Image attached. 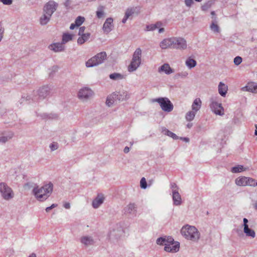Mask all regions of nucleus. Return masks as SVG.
<instances>
[{
  "label": "nucleus",
  "instance_id": "obj_1",
  "mask_svg": "<svg viewBox=\"0 0 257 257\" xmlns=\"http://www.w3.org/2000/svg\"><path fill=\"white\" fill-rule=\"evenodd\" d=\"M53 185L51 182L41 187H35L32 191L33 195L37 200L43 202L46 200L52 194Z\"/></svg>",
  "mask_w": 257,
  "mask_h": 257
},
{
  "label": "nucleus",
  "instance_id": "obj_2",
  "mask_svg": "<svg viewBox=\"0 0 257 257\" xmlns=\"http://www.w3.org/2000/svg\"><path fill=\"white\" fill-rule=\"evenodd\" d=\"M181 234L187 239L197 241L200 238V233L194 226L186 225L181 229Z\"/></svg>",
  "mask_w": 257,
  "mask_h": 257
},
{
  "label": "nucleus",
  "instance_id": "obj_3",
  "mask_svg": "<svg viewBox=\"0 0 257 257\" xmlns=\"http://www.w3.org/2000/svg\"><path fill=\"white\" fill-rule=\"evenodd\" d=\"M130 94L126 90H121L115 92L107 97L106 103L108 106H110L115 101H122L128 99Z\"/></svg>",
  "mask_w": 257,
  "mask_h": 257
},
{
  "label": "nucleus",
  "instance_id": "obj_4",
  "mask_svg": "<svg viewBox=\"0 0 257 257\" xmlns=\"http://www.w3.org/2000/svg\"><path fill=\"white\" fill-rule=\"evenodd\" d=\"M142 51L140 48H138L134 52L130 64L127 66V71L133 72L137 70L142 63Z\"/></svg>",
  "mask_w": 257,
  "mask_h": 257
},
{
  "label": "nucleus",
  "instance_id": "obj_5",
  "mask_svg": "<svg viewBox=\"0 0 257 257\" xmlns=\"http://www.w3.org/2000/svg\"><path fill=\"white\" fill-rule=\"evenodd\" d=\"M106 58V54L105 52L98 53L92 57L85 63L86 67H93L102 63Z\"/></svg>",
  "mask_w": 257,
  "mask_h": 257
},
{
  "label": "nucleus",
  "instance_id": "obj_6",
  "mask_svg": "<svg viewBox=\"0 0 257 257\" xmlns=\"http://www.w3.org/2000/svg\"><path fill=\"white\" fill-rule=\"evenodd\" d=\"M0 193L2 198L6 201H9L14 197L12 189L4 182L0 183Z\"/></svg>",
  "mask_w": 257,
  "mask_h": 257
},
{
  "label": "nucleus",
  "instance_id": "obj_7",
  "mask_svg": "<svg viewBox=\"0 0 257 257\" xmlns=\"http://www.w3.org/2000/svg\"><path fill=\"white\" fill-rule=\"evenodd\" d=\"M153 102H158L162 109L165 112H171L173 110L174 106L172 103L167 97H159L153 100Z\"/></svg>",
  "mask_w": 257,
  "mask_h": 257
},
{
  "label": "nucleus",
  "instance_id": "obj_8",
  "mask_svg": "<svg viewBox=\"0 0 257 257\" xmlns=\"http://www.w3.org/2000/svg\"><path fill=\"white\" fill-rule=\"evenodd\" d=\"M123 233V230L121 227H116L110 230L108 237L109 240L113 242H117L121 238Z\"/></svg>",
  "mask_w": 257,
  "mask_h": 257
},
{
  "label": "nucleus",
  "instance_id": "obj_9",
  "mask_svg": "<svg viewBox=\"0 0 257 257\" xmlns=\"http://www.w3.org/2000/svg\"><path fill=\"white\" fill-rule=\"evenodd\" d=\"M172 49L184 50L187 48L186 40L182 37H172Z\"/></svg>",
  "mask_w": 257,
  "mask_h": 257
},
{
  "label": "nucleus",
  "instance_id": "obj_10",
  "mask_svg": "<svg viewBox=\"0 0 257 257\" xmlns=\"http://www.w3.org/2000/svg\"><path fill=\"white\" fill-rule=\"evenodd\" d=\"M168 241L165 244L164 250L169 252H176L179 251L180 243L178 242H174L172 237L168 238Z\"/></svg>",
  "mask_w": 257,
  "mask_h": 257
},
{
  "label": "nucleus",
  "instance_id": "obj_11",
  "mask_svg": "<svg viewBox=\"0 0 257 257\" xmlns=\"http://www.w3.org/2000/svg\"><path fill=\"white\" fill-rule=\"evenodd\" d=\"M210 107L211 110L216 114L223 115L224 114V109L220 103H218L213 98L210 99Z\"/></svg>",
  "mask_w": 257,
  "mask_h": 257
},
{
  "label": "nucleus",
  "instance_id": "obj_12",
  "mask_svg": "<svg viewBox=\"0 0 257 257\" xmlns=\"http://www.w3.org/2000/svg\"><path fill=\"white\" fill-rule=\"evenodd\" d=\"M93 94V91L89 88L84 87L80 89L78 93V97L83 101H86Z\"/></svg>",
  "mask_w": 257,
  "mask_h": 257
},
{
  "label": "nucleus",
  "instance_id": "obj_13",
  "mask_svg": "<svg viewBox=\"0 0 257 257\" xmlns=\"http://www.w3.org/2000/svg\"><path fill=\"white\" fill-rule=\"evenodd\" d=\"M14 136V133L11 131H0V144H5L12 140Z\"/></svg>",
  "mask_w": 257,
  "mask_h": 257
},
{
  "label": "nucleus",
  "instance_id": "obj_14",
  "mask_svg": "<svg viewBox=\"0 0 257 257\" xmlns=\"http://www.w3.org/2000/svg\"><path fill=\"white\" fill-rule=\"evenodd\" d=\"M58 4L54 1H49L44 6L43 9V13L52 16L54 12L56 10Z\"/></svg>",
  "mask_w": 257,
  "mask_h": 257
},
{
  "label": "nucleus",
  "instance_id": "obj_15",
  "mask_svg": "<svg viewBox=\"0 0 257 257\" xmlns=\"http://www.w3.org/2000/svg\"><path fill=\"white\" fill-rule=\"evenodd\" d=\"M113 20L111 18H108L106 19L102 27V30L104 33L108 34L113 28Z\"/></svg>",
  "mask_w": 257,
  "mask_h": 257
},
{
  "label": "nucleus",
  "instance_id": "obj_16",
  "mask_svg": "<svg viewBox=\"0 0 257 257\" xmlns=\"http://www.w3.org/2000/svg\"><path fill=\"white\" fill-rule=\"evenodd\" d=\"M51 88L48 85L43 86L40 87L36 93L38 94L40 99H44L50 93Z\"/></svg>",
  "mask_w": 257,
  "mask_h": 257
},
{
  "label": "nucleus",
  "instance_id": "obj_17",
  "mask_svg": "<svg viewBox=\"0 0 257 257\" xmlns=\"http://www.w3.org/2000/svg\"><path fill=\"white\" fill-rule=\"evenodd\" d=\"M137 205L134 203H130L123 208L125 214H135L137 212Z\"/></svg>",
  "mask_w": 257,
  "mask_h": 257
},
{
  "label": "nucleus",
  "instance_id": "obj_18",
  "mask_svg": "<svg viewBox=\"0 0 257 257\" xmlns=\"http://www.w3.org/2000/svg\"><path fill=\"white\" fill-rule=\"evenodd\" d=\"M159 73H164L167 75H170L174 72L168 63H165L158 68V70Z\"/></svg>",
  "mask_w": 257,
  "mask_h": 257
},
{
  "label": "nucleus",
  "instance_id": "obj_19",
  "mask_svg": "<svg viewBox=\"0 0 257 257\" xmlns=\"http://www.w3.org/2000/svg\"><path fill=\"white\" fill-rule=\"evenodd\" d=\"M242 90L257 93V83L249 82L245 86L242 88Z\"/></svg>",
  "mask_w": 257,
  "mask_h": 257
},
{
  "label": "nucleus",
  "instance_id": "obj_20",
  "mask_svg": "<svg viewBox=\"0 0 257 257\" xmlns=\"http://www.w3.org/2000/svg\"><path fill=\"white\" fill-rule=\"evenodd\" d=\"M172 37L163 39L160 43V47L162 49L172 48Z\"/></svg>",
  "mask_w": 257,
  "mask_h": 257
},
{
  "label": "nucleus",
  "instance_id": "obj_21",
  "mask_svg": "<svg viewBox=\"0 0 257 257\" xmlns=\"http://www.w3.org/2000/svg\"><path fill=\"white\" fill-rule=\"evenodd\" d=\"M64 44L60 43H55L49 45V48L55 52H59L64 50Z\"/></svg>",
  "mask_w": 257,
  "mask_h": 257
},
{
  "label": "nucleus",
  "instance_id": "obj_22",
  "mask_svg": "<svg viewBox=\"0 0 257 257\" xmlns=\"http://www.w3.org/2000/svg\"><path fill=\"white\" fill-rule=\"evenodd\" d=\"M80 240L82 244L86 246L93 245L94 243V239L91 236H83L80 238Z\"/></svg>",
  "mask_w": 257,
  "mask_h": 257
},
{
  "label": "nucleus",
  "instance_id": "obj_23",
  "mask_svg": "<svg viewBox=\"0 0 257 257\" xmlns=\"http://www.w3.org/2000/svg\"><path fill=\"white\" fill-rule=\"evenodd\" d=\"M219 94L222 97H225L228 91V86L222 82H220L218 86Z\"/></svg>",
  "mask_w": 257,
  "mask_h": 257
},
{
  "label": "nucleus",
  "instance_id": "obj_24",
  "mask_svg": "<svg viewBox=\"0 0 257 257\" xmlns=\"http://www.w3.org/2000/svg\"><path fill=\"white\" fill-rule=\"evenodd\" d=\"M104 197L102 194H99L92 201V206L94 208H98L104 201Z\"/></svg>",
  "mask_w": 257,
  "mask_h": 257
},
{
  "label": "nucleus",
  "instance_id": "obj_25",
  "mask_svg": "<svg viewBox=\"0 0 257 257\" xmlns=\"http://www.w3.org/2000/svg\"><path fill=\"white\" fill-rule=\"evenodd\" d=\"M172 198L174 205L178 206L181 204V197L178 190H174L172 192Z\"/></svg>",
  "mask_w": 257,
  "mask_h": 257
},
{
  "label": "nucleus",
  "instance_id": "obj_26",
  "mask_svg": "<svg viewBox=\"0 0 257 257\" xmlns=\"http://www.w3.org/2000/svg\"><path fill=\"white\" fill-rule=\"evenodd\" d=\"M202 105V101L199 98H195L191 105V110L197 112L199 111Z\"/></svg>",
  "mask_w": 257,
  "mask_h": 257
},
{
  "label": "nucleus",
  "instance_id": "obj_27",
  "mask_svg": "<svg viewBox=\"0 0 257 257\" xmlns=\"http://www.w3.org/2000/svg\"><path fill=\"white\" fill-rule=\"evenodd\" d=\"M163 26V24L161 21H158L155 24H152L147 25L146 27V31H153L156 29L160 28Z\"/></svg>",
  "mask_w": 257,
  "mask_h": 257
},
{
  "label": "nucleus",
  "instance_id": "obj_28",
  "mask_svg": "<svg viewBox=\"0 0 257 257\" xmlns=\"http://www.w3.org/2000/svg\"><path fill=\"white\" fill-rule=\"evenodd\" d=\"M140 12V8L139 7H131L128 8L126 9L125 13V16H126V18H130L131 16H132L135 13H139Z\"/></svg>",
  "mask_w": 257,
  "mask_h": 257
},
{
  "label": "nucleus",
  "instance_id": "obj_29",
  "mask_svg": "<svg viewBox=\"0 0 257 257\" xmlns=\"http://www.w3.org/2000/svg\"><path fill=\"white\" fill-rule=\"evenodd\" d=\"M109 77L111 80L114 81H119L125 78L124 75L116 72H114L109 74Z\"/></svg>",
  "mask_w": 257,
  "mask_h": 257
},
{
  "label": "nucleus",
  "instance_id": "obj_30",
  "mask_svg": "<svg viewBox=\"0 0 257 257\" xmlns=\"http://www.w3.org/2000/svg\"><path fill=\"white\" fill-rule=\"evenodd\" d=\"M246 179L247 177L240 176L237 177L235 180V183L238 186H246Z\"/></svg>",
  "mask_w": 257,
  "mask_h": 257
},
{
  "label": "nucleus",
  "instance_id": "obj_31",
  "mask_svg": "<svg viewBox=\"0 0 257 257\" xmlns=\"http://www.w3.org/2000/svg\"><path fill=\"white\" fill-rule=\"evenodd\" d=\"M90 34L89 33H85L81 35H79L77 39V43L79 45H82L86 42L90 38Z\"/></svg>",
  "mask_w": 257,
  "mask_h": 257
},
{
  "label": "nucleus",
  "instance_id": "obj_32",
  "mask_svg": "<svg viewBox=\"0 0 257 257\" xmlns=\"http://www.w3.org/2000/svg\"><path fill=\"white\" fill-rule=\"evenodd\" d=\"M161 131L164 135L172 138L174 140H177L179 139V137L175 134L170 131L164 127H162Z\"/></svg>",
  "mask_w": 257,
  "mask_h": 257
},
{
  "label": "nucleus",
  "instance_id": "obj_33",
  "mask_svg": "<svg viewBox=\"0 0 257 257\" xmlns=\"http://www.w3.org/2000/svg\"><path fill=\"white\" fill-rule=\"evenodd\" d=\"M185 65L188 68L191 69L196 66L197 62L194 59L189 57L185 61Z\"/></svg>",
  "mask_w": 257,
  "mask_h": 257
},
{
  "label": "nucleus",
  "instance_id": "obj_34",
  "mask_svg": "<svg viewBox=\"0 0 257 257\" xmlns=\"http://www.w3.org/2000/svg\"><path fill=\"white\" fill-rule=\"evenodd\" d=\"M51 16H52L49 15L45 13H43V15L42 16L40 19V24L42 25L47 24L50 21Z\"/></svg>",
  "mask_w": 257,
  "mask_h": 257
},
{
  "label": "nucleus",
  "instance_id": "obj_35",
  "mask_svg": "<svg viewBox=\"0 0 257 257\" xmlns=\"http://www.w3.org/2000/svg\"><path fill=\"white\" fill-rule=\"evenodd\" d=\"M105 7L103 6H99L96 12V17L98 19H101L104 17L105 15Z\"/></svg>",
  "mask_w": 257,
  "mask_h": 257
},
{
  "label": "nucleus",
  "instance_id": "obj_36",
  "mask_svg": "<svg viewBox=\"0 0 257 257\" xmlns=\"http://www.w3.org/2000/svg\"><path fill=\"white\" fill-rule=\"evenodd\" d=\"M197 112L193 110H190L188 111L185 115V119L187 121H192L196 114Z\"/></svg>",
  "mask_w": 257,
  "mask_h": 257
},
{
  "label": "nucleus",
  "instance_id": "obj_37",
  "mask_svg": "<svg viewBox=\"0 0 257 257\" xmlns=\"http://www.w3.org/2000/svg\"><path fill=\"white\" fill-rule=\"evenodd\" d=\"M74 37V35L70 34L68 33H64L62 36V43L65 44L70 41H71L73 37Z\"/></svg>",
  "mask_w": 257,
  "mask_h": 257
},
{
  "label": "nucleus",
  "instance_id": "obj_38",
  "mask_svg": "<svg viewBox=\"0 0 257 257\" xmlns=\"http://www.w3.org/2000/svg\"><path fill=\"white\" fill-rule=\"evenodd\" d=\"M243 231L246 236H250L252 238H254L255 236L254 231L249 228L248 226H244Z\"/></svg>",
  "mask_w": 257,
  "mask_h": 257
},
{
  "label": "nucleus",
  "instance_id": "obj_39",
  "mask_svg": "<svg viewBox=\"0 0 257 257\" xmlns=\"http://www.w3.org/2000/svg\"><path fill=\"white\" fill-rule=\"evenodd\" d=\"M247 170V168H244L242 165H237L231 168V171L233 173L241 172Z\"/></svg>",
  "mask_w": 257,
  "mask_h": 257
},
{
  "label": "nucleus",
  "instance_id": "obj_40",
  "mask_svg": "<svg viewBox=\"0 0 257 257\" xmlns=\"http://www.w3.org/2000/svg\"><path fill=\"white\" fill-rule=\"evenodd\" d=\"M213 2L212 1H209L205 4H204L201 7L202 10L204 11H207L209 9L213 4Z\"/></svg>",
  "mask_w": 257,
  "mask_h": 257
},
{
  "label": "nucleus",
  "instance_id": "obj_41",
  "mask_svg": "<svg viewBox=\"0 0 257 257\" xmlns=\"http://www.w3.org/2000/svg\"><path fill=\"white\" fill-rule=\"evenodd\" d=\"M84 21L85 19L84 17L79 16L76 19L74 23L75 24V25H76L77 27H79L83 24Z\"/></svg>",
  "mask_w": 257,
  "mask_h": 257
},
{
  "label": "nucleus",
  "instance_id": "obj_42",
  "mask_svg": "<svg viewBox=\"0 0 257 257\" xmlns=\"http://www.w3.org/2000/svg\"><path fill=\"white\" fill-rule=\"evenodd\" d=\"M210 28L211 31L214 33H219L220 32L219 26L214 22H212Z\"/></svg>",
  "mask_w": 257,
  "mask_h": 257
},
{
  "label": "nucleus",
  "instance_id": "obj_43",
  "mask_svg": "<svg viewBox=\"0 0 257 257\" xmlns=\"http://www.w3.org/2000/svg\"><path fill=\"white\" fill-rule=\"evenodd\" d=\"M168 238H164V237H159L157 239L156 243L159 245H164L165 246V244H166L167 241H168Z\"/></svg>",
  "mask_w": 257,
  "mask_h": 257
},
{
  "label": "nucleus",
  "instance_id": "obj_44",
  "mask_svg": "<svg viewBox=\"0 0 257 257\" xmlns=\"http://www.w3.org/2000/svg\"><path fill=\"white\" fill-rule=\"evenodd\" d=\"M255 180H256L255 179H254L252 178L247 177L246 186H249L250 187H254Z\"/></svg>",
  "mask_w": 257,
  "mask_h": 257
},
{
  "label": "nucleus",
  "instance_id": "obj_45",
  "mask_svg": "<svg viewBox=\"0 0 257 257\" xmlns=\"http://www.w3.org/2000/svg\"><path fill=\"white\" fill-rule=\"evenodd\" d=\"M188 73L187 71H182V72L177 73L176 74V76L184 78L187 77L188 76Z\"/></svg>",
  "mask_w": 257,
  "mask_h": 257
},
{
  "label": "nucleus",
  "instance_id": "obj_46",
  "mask_svg": "<svg viewBox=\"0 0 257 257\" xmlns=\"http://www.w3.org/2000/svg\"><path fill=\"white\" fill-rule=\"evenodd\" d=\"M49 147L51 151H55L58 148V144L56 142H53L50 145Z\"/></svg>",
  "mask_w": 257,
  "mask_h": 257
},
{
  "label": "nucleus",
  "instance_id": "obj_47",
  "mask_svg": "<svg viewBox=\"0 0 257 257\" xmlns=\"http://www.w3.org/2000/svg\"><path fill=\"white\" fill-rule=\"evenodd\" d=\"M140 186L143 189H146L147 187V182L144 177L142 178L140 181Z\"/></svg>",
  "mask_w": 257,
  "mask_h": 257
},
{
  "label": "nucleus",
  "instance_id": "obj_48",
  "mask_svg": "<svg viewBox=\"0 0 257 257\" xmlns=\"http://www.w3.org/2000/svg\"><path fill=\"white\" fill-rule=\"evenodd\" d=\"M233 62L236 65H239L242 62V58L240 56H236L234 58Z\"/></svg>",
  "mask_w": 257,
  "mask_h": 257
},
{
  "label": "nucleus",
  "instance_id": "obj_49",
  "mask_svg": "<svg viewBox=\"0 0 257 257\" xmlns=\"http://www.w3.org/2000/svg\"><path fill=\"white\" fill-rule=\"evenodd\" d=\"M0 2L5 5H11L13 3V0H0Z\"/></svg>",
  "mask_w": 257,
  "mask_h": 257
},
{
  "label": "nucleus",
  "instance_id": "obj_50",
  "mask_svg": "<svg viewBox=\"0 0 257 257\" xmlns=\"http://www.w3.org/2000/svg\"><path fill=\"white\" fill-rule=\"evenodd\" d=\"M185 5L188 7H190L193 4V0H185Z\"/></svg>",
  "mask_w": 257,
  "mask_h": 257
},
{
  "label": "nucleus",
  "instance_id": "obj_51",
  "mask_svg": "<svg viewBox=\"0 0 257 257\" xmlns=\"http://www.w3.org/2000/svg\"><path fill=\"white\" fill-rule=\"evenodd\" d=\"M85 29V27L84 26L80 27L79 29L78 35L79 36V35H81L83 34H85V33H84Z\"/></svg>",
  "mask_w": 257,
  "mask_h": 257
},
{
  "label": "nucleus",
  "instance_id": "obj_52",
  "mask_svg": "<svg viewBox=\"0 0 257 257\" xmlns=\"http://www.w3.org/2000/svg\"><path fill=\"white\" fill-rule=\"evenodd\" d=\"M171 188L172 189V192L174 190H178V186L174 183H172L171 184Z\"/></svg>",
  "mask_w": 257,
  "mask_h": 257
},
{
  "label": "nucleus",
  "instance_id": "obj_53",
  "mask_svg": "<svg viewBox=\"0 0 257 257\" xmlns=\"http://www.w3.org/2000/svg\"><path fill=\"white\" fill-rule=\"evenodd\" d=\"M4 32V30L3 28L0 26V42L1 41V40L3 39Z\"/></svg>",
  "mask_w": 257,
  "mask_h": 257
},
{
  "label": "nucleus",
  "instance_id": "obj_54",
  "mask_svg": "<svg viewBox=\"0 0 257 257\" xmlns=\"http://www.w3.org/2000/svg\"><path fill=\"white\" fill-rule=\"evenodd\" d=\"M31 98H32L30 96H27L26 98L25 97H22V98L21 99L20 103H22L25 100H29Z\"/></svg>",
  "mask_w": 257,
  "mask_h": 257
},
{
  "label": "nucleus",
  "instance_id": "obj_55",
  "mask_svg": "<svg viewBox=\"0 0 257 257\" xmlns=\"http://www.w3.org/2000/svg\"><path fill=\"white\" fill-rule=\"evenodd\" d=\"M63 207L66 209H70V204L69 202H65L63 204Z\"/></svg>",
  "mask_w": 257,
  "mask_h": 257
},
{
  "label": "nucleus",
  "instance_id": "obj_56",
  "mask_svg": "<svg viewBox=\"0 0 257 257\" xmlns=\"http://www.w3.org/2000/svg\"><path fill=\"white\" fill-rule=\"evenodd\" d=\"M48 117L49 118L55 119V118H57L58 116L57 114H50L48 115Z\"/></svg>",
  "mask_w": 257,
  "mask_h": 257
},
{
  "label": "nucleus",
  "instance_id": "obj_57",
  "mask_svg": "<svg viewBox=\"0 0 257 257\" xmlns=\"http://www.w3.org/2000/svg\"><path fill=\"white\" fill-rule=\"evenodd\" d=\"M243 226H248V225L247 224V222H248V220L244 218H243Z\"/></svg>",
  "mask_w": 257,
  "mask_h": 257
},
{
  "label": "nucleus",
  "instance_id": "obj_58",
  "mask_svg": "<svg viewBox=\"0 0 257 257\" xmlns=\"http://www.w3.org/2000/svg\"><path fill=\"white\" fill-rule=\"evenodd\" d=\"M75 28H77V27H76V25H75V23H72V24H71V25L70 26V29L73 30Z\"/></svg>",
  "mask_w": 257,
  "mask_h": 257
},
{
  "label": "nucleus",
  "instance_id": "obj_59",
  "mask_svg": "<svg viewBox=\"0 0 257 257\" xmlns=\"http://www.w3.org/2000/svg\"><path fill=\"white\" fill-rule=\"evenodd\" d=\"M180 139L185 141L186 143H188V142H189V139L188 138H182V137H181V138H180Z\"/></svg>",
  "mask_w": 257,
  "mask_h": 257
},
{
  "label": "nucleus",
  "instance_id": "obj_60",
  "mask_svg": "<svg viewBox=\"0 0 257 257\" xmlns=\"http://www.w3.org/2000/svg\"><path fill=\"white\" fill-rule=\"evenodd\" d=\"M130 151V148L128 147H125L124 148V150H123V152L124 153H128Z\"/></svg>",
  "mask_w": 257,
  "mask_h": 257
},
{
  "label": "nucleus",
  "instance_id": "obj_61",
  "mask_svg": "<svg viewBox=\"0 0 257 257\" xmlns=\"http://www.w3.org/2000/svg\"><path fill=\"white\" fill-rule=\"evenodd\" d=\"M128 18H126V16L124 15L123 18L122 20V23L123 24H125Z\"/></svg>",
  "mask_w": 257,
  "mask_h": 257
},
{
  "label": "nucleus",
  "instance_id": "obj_62",
  "mask_svg": "<svg viewBox=\"0 0 257 257\" xmlns=\"http://www.w3.org/2000/svg\"><path fill=\"white\" fill-rule=\"evenodd\" d=\"M158 29H159L158 32L159 33H163L165 31V29L163 28H161L160 27V28H159Z\"/></svg>",
  "mask_w": 257,
  "mask_h": 257
},
{
  "label": "nucleus",
  "instance_id": "obj_63",
  "mask_svg": "<svg viewBox=\"0 0 257 257\" xmlns=\"http://www.w3.org/2000/svg\"><path fill=\"white\" fill-rule=\"evenodd\" d=\"M51 209H52L51 208V207L50 206H49V207H47V208H46L45 210H46V211L47 212H49Z\"/></svg>",
  "mask_w": 257,
  "mask_h": 257
},
{
  "label": "nucleus",
  "instance_id": "obj_64",
  "mask_svg": "<svg viewBox=\"0 0 257 257\" xmlns=\"http://www.w3.org/2000/svg\"><path fill=\"white\" fill-rule=\"evenodd\" d=\"M253 207L254 209L257 210V201H256L253 204Z\"/></svg>",
  "mask_w": 257,
  "mask_h": 257
}]
</instances>
